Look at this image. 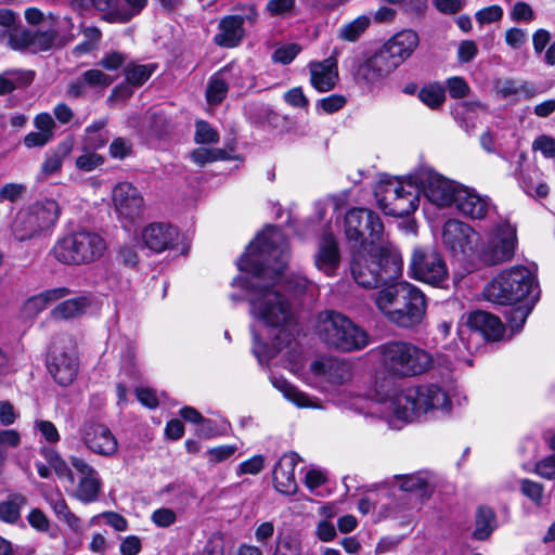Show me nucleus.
I'll list each match as a JSON object with an SVG mask.
<instances>
[{"label": "nucleus", "mask_w": 555, "mask_h": 555, "mask_svg": "<svg viewBox=\"0 0 555 555\" xmlns=\"http://www.w3.org/2000/svg\"><path fill=\"white\" fill-rule=\"evenodd\" d=\"M126 54L118 51H111L103 55L99 65L106 70H117L126 63Z\"/></svg>", "instance_id": "obj_62"}, {"label": "nucleus", "mask_w": 555, "mask_h": 555, "mask_svg": "<svg viewBox=\"0 0 555 555\" xmlns=\"http://www.w3.org/2000/svg\"><path fill=\"white\" fill-rule=\"evenodd\" d=\"M68 294L69 289L66 287L47 289L28 298L23 306V312L26 317L34 318L43 311L51 302H54Z\"/></svg>", "instance_id": "obj_32"}, {"label": "nucleus", "mask_w": 555, "mask_h": 555, "mask_svg": "<svg viewBox=\"0 0 555 555\" xmlns=\"http://www.w3.org/2000/svg\"><path fill=\"white\" fill-rule=\"evenodd\" d=\"M127 8H116L103 15V20L108 23L125 24L130 22L134 16L146 7L147 0H124Z\"/></svg>", "instance_id": "obj_40"}, {"label": "nucleus", "mask_w": 555, "mask_h": 555, "mask_svg": "<svg viewBox=\"0 0 555 555\" xmlns=\"http://www.w3.org/2000/svg\"><path fill=\"white\" fill-rule=\"evenodd\" d=\"M41 454L60 479H66L72 485L75 483L73 469L56 450L53 448H42Z\"/></svg>", "instance_id": "obj_43"}, {"label": "nucleus", "mask_w": 555, "mask_h": 555, "mask_svg": "<svg viewBox=\"0 0 555 555\" xmlns=\"http://www.w3.org/2000/svg\"><path fill=\"white\" fill-rule=\"evenodd\" d=\"M151 521L158 528H167L177 521V514L169 507H159L151 514Z\"/></svg>", "instance_id": "obj_57"}, {"label": "nucleus", "mask_w": 555, "mask_h": 555, "mask_svg": "<svg viewBox=\"0 0 555 555\" xmlns=\"http://www.w3.org/2000/svg\"><path fill=\"white\" fill-rule=\"evenodd\" d=\"M409 272L414 280L440 288H446L450 279L443 256L431 246L413 249Z\"/></svg>", "instance_id": "obj_12"}, {"label": "nucleus", "mask_w": 555, "mask_h": 555, "mask_svg": "<svg viewBox=\"0 0 555 555\" xmlns=\"http://www.w3.org/2000/svg\"><path fill=\"white\" fill-rule=\"evenodd\" d=\"M411 179L417 184L418 192L438 207H448L455 203L461 184L449 180L435 170L424 167L411 173Z\"/></svg>", "instance_id": "obj_14"}, {"label": "nucleus", "mask_w": 555, "mask_h": 555, "mask_svg": "<svg viewBox=\"0 0 555 555\" xmlns=\"http://www.w3.org/2000/svg\"><path fill=\"white\" fill-rule=\"evenodd\" d=\"M35 78L33 70L20 68L7 69L0 73V95L13 92L16 89L29 86Z\"/></svg>", "instance_id": "obj_36"}, {"label": "nucleus", "mask_w": 555, "mask_h": 555, "mask_svg": "<svg viewBox=\"0 0 555 555\" xmlns=\"http://www.w3.org/2000/svg\"><path fill=\"white\" fill-rule=\"evenodd\" d=\"M345 233L349 241L361 243L360 248L388 246L379 216L367 208H352L345 217Z\"/></svg>", "instance_id": "obj_11"}, {"label": "nucleus", "mask_w": 555, "mask_h": 555, "mask_svg": "<svg viewBox=\"0 0 555 555\" xmlns=\"http://www.w3.org/2000/svg\"><path fill=\"white\" fill-rule=\"evenodd\" d=\"M73 149L72 141H63L53 150L46 154V158L41 164L39 179L44 180L50 176L60 172L64 159L70 154Z\"/></svg>", "instance_id": "obj_34"}, {"label": "nucleus", "mask_w": 555, "mask_h": 555, "mask_svg": "<svg viewBox=\"0 0 555 555\" xmlns=\"http://www.w3.org/2000/svg\"><path fill=\"white\" fill-rule=\"evenodd\" d=\"M112 199L118 219L124 227L131 225L144 212V198L141 192L130 182L117 183L112 192Z\"/></svg>", "instance_id": "obj_18"}, {"label": "nucleus", "mask_w": 555, "mask_h": 555, "mask_svg": "<svg viewBox=\"0 0 555 555\" xmlns=\"http://www.w3.org/2000/svg\"><path fill=\"white\" fill-rule=\"evenodd\" d=\"M317 333L326 346L344 352L358 351L370 344L366 331L334 310L318 314Z\"/></svg>", "instance_id": "obj_5"}, {"label": "nucleus", "mask_w": 555, "mask_h": 555, "mask_svg": "<svg viewBox=\"0 0 555 555\" xmlns=\"http://www.w3.org/2000/svg\"><path fill=\"white\" fill-rule=\"evenodd\" d=\"M87 306L88 299L86 297L68 299L59 304L51 311V315L55 320H67L76 318L85 312Z\"/></svg>", "instance_id": "obj_44"}, {"label": "nucleus", "mask_w": 555, "mask_h": 555, "mask_svg": "<svg viewBox=\"0 0 555 555\" xmlns=\"http://www.w3.org/2000/svg\"><path fill=\"white\" fill-rule=\"evenodd\" d=\"M194 139L196 143L210 144L218 142L219 134L207 121L199 120L196 122Z\"/></svg>", "instance_id": "obj_54"}, {"label": "nucleus", "mask_w": 555, "mask_h": 555, "mask_svg": "<svg viewBox=\"0 0 555 555\" xmlns=\"http://www.w3.org/2000/svg\"><path fill=\"white\" fill-rule=\"evenodd\" d=\"M178 230L166 223L155 222L145 227L142 231L144 245L156 253H162L177 240Z\"/></svg>", "instance_id": "obj_29"}, {"label": "nucleus", "mask_w": 555, "mask_h": 555, "mask_svg": "<svg viewBox=\"0 0 555 555\" xmlns=\"http://www.w3.org/2000/svg\"><path fill=\"white\" fill-rule=\"evenodd\" d=\"M271 555H302L301 543L289 534L280 535Z\"/></svg>", "instance_id": "obj_48"}, {"label": "nucleus", "mask_w": 555, "mask_h": 555, "mask_svg": "<svg viewBox=\"0 0 555 555\" xmlns=\"http://www.w3.org/2000/svg\"><path fill=\"white\" fill-rule=\"evenodd\" d=\"M516 243V229L509 223L500 224L478 250V258L487 266L509 261L514 257Z\"/></svg>", "instance_id": "obj_16"}, {"label": "nucleus", "mask_w": 555, "mask_h": 555, "mask_svg": "<svg viewBox=\"0 0 555 555\" xmlns=\"http://www.w3.org/2000/svg\"><path fill=\"white\" fill-rule=\"evenodd\" d=\"M340 262V255L336 240L330 233H325L319 242L318 251L314 255L315 267L326 275L333 276Z\"/></svg>", "instance_id": "obj_30"}, {"label": "nucleus", "mask_w": 555, "mask_h": 555, "mask_svg": "<svg viewBox=\"0 0 555 555\" xmlns=\"http://www.w3.org/2000/svg\"><path fill=\"white\" fill-rule=\"evenodd\" d=\"M48 503L53 509L56 518L60 521L65 522L72 531L75 533H80L83 531L82 520L70 511L67 502L60 492L50 495L48 498Z\"/></svg>", "instance_id": "obj_35"}, {"label": "nucleus", "mask_w": 555, "mask_h": 555, "mask_svg": "<svg viewBox=\"0 0 555 555\" xmlns=\"http://www.w3.org/2000/svg\"><path fill=\"white\" fill-rule=\"evenodd\" d=\"M418 98L425 105L435 109L446 100L444 88L439 85L424 87L418 92Z\"/></svg>", "instance_id": "obj_47"}, {"label": "nucleus", "mask_w": 555, "mask_h": 555, "mask_svg": "<svg viewBox=\"0 0 555 555\" xmlns=\"http://www.w3.org/2000/svg\"><path fill=\"white\" fill-rule=\"evenodd\" d=\"M47 369L52 378L63 387L69 386L79 372L77 346L70 337L56 338L48 353Z\"/></svg>", "instance_id": "obj_13"}, {"label": "nucleus", "mask_w": 555, "mask_h": 555, "mask_svg": "<svg viewBox=\"0 0 555 555\" xmlns=\"http://www.w3.org/2000/svg\"><path fill=\"white\" fill-rule=\"evenodd\" d=\"M467 325L489 340H499L504 333V325L501 320L481 310L474 311L468 315Z\"/></svg>", "instance_id": "obj_31"}, {"label": "nucleus", "mask_w": 555, "mask_h": 555, "mask_svg": "<svg viewBox=\"0 0 555 555\" xmlns=\"http://www.w3.org/2000/svg\"><path fill=\"white\" fill-rule=\"evenodd\" d=\"M402 257L392 246L364 247L354 251L350 264L356 283L376 288L397 280L402 273Z\"/></svg>", "instance_id": "obj_3"}, {"label": "nucleus", "mask_w": 555, "mask_h": 555, "mask_svg": "<svg viewBox=\"0 0 555 555\" xmlns=\"http://www.w3.org/2000/svg\"><path fill=\"white\" fill-rule=\"evenodd\" d=\"M380 365L396 377H411L428 371L434 359L429 352L414 344L396 340L385 343L377 348Z\"/></svg>", "instance_id": "obj_7"}, {"label": "nucleus", "mask_w": 555, "mask_h": 555, "mask_svg": "<svg viewBox=\"0 0 555 555\" xmlns=\"http://www.w3.org/2000/svg\"><path fill=\"white\" fill-rule=\"evenodd\" d=\"M534 473L547 480L555 479V454L545 456L537 462Z\"/></svg>", "instance_id": "obj_63"}, {"label": "nucleus", "mask_w": 555, "mask_h": 555, "mask_svg": "<svg viewBox=\"0 0 555 555\" xmlns=\"http://www.w3.org/2000/svg\"><path fill=\"white\" fill-rule=\"evenodd\" d=\"M496 527L498 522L494 512L487 506L478 507L475 515L473 538L478 541H485L489 539Z\"/></svg>", "instance_id": "obj_37"}, {"label": "nucleus", "mask_w": 555, "mask_h": 555, "mask_svg": "<svg viewBox=\"0 0 555 555\" xmlns=\"http://www.w3.org/2000/svg\"><path fill=\"white\" fill-rule=\"evenodd\" d=\"M533 151H540L546 158L555 157V139L550 135H539L532 143Z\"/></svg>", "instance_id": "obj_64"}, {"label": "nucleus", "mask_w": 555, "mask_h": 555, "mask_svg": "<svg viewBox=\"0 0 555 555\" xmlns=\"http://www.w3.org/2000/svg\"><path fill=\"white\" fill-rule=\"evenodd\" d=\"M455 206L461 214L472 219L485 218L490 208L491 202L475 192V190L461 185L455 197Z\"/></svg>", "instance_id": "obj_27"}, {"label": "nucleus", "mask_w": 555, "mask_h": 555, "mask_svg": "<svg viewBox=\"0 0 555 555\" xmlns=\"http://www.w3.org/2000/svg\"><path fill=\"white\" fill-rule=\"evenodd\" d=\"M9 43L15 50L31 49L33 30L18 28L17 26L9 33Z\"/></svg>", "instance_id": "obj_52"}, {"label": "nucleus", "mask_w": 555, "mask_h": 555, "mask_svg": "<svg viewBox=\"0 0 555 555\" xmlns=\"http://www.w3.org/2000/svg\"><path fill=\"white\" fill-rule=\"evenodd\" d=\"M27 191V186L23 183H5L0 188V203L9 201H18Z\"/></svg>", "instance_id": "obj_60"}, {"label": "nucleus", "mask_w": 555, "mask_h": 555, "mask_svg": "<svg viewBox=\"0 0 555 555\" xmlns=\"http://www.w3.org/2000/svg\"><path fill=\"white\" fill-rule=\"evenodd\" d=\"M397 420L413 422L427 413L441 411L448 413L451 410L449 393L439 385H422L406 387L393 392V397L387 401Z\"/></svg>", "instance_id": "obj_4"}, {"label": "nucleus", "mask_w": 555, "mask_h": 555, "mask_svg": "<svg viewBox=\"0 0 555 555\" xmlns=\"http://www.w3.org/2000/svg\"><path fill=\"white\" fill-rule=\"evenodd\" d=\"M299 456L295 452H288L281 456L273 468V485L278 492L285 495H293L297 491L295 479V467Z\"/></svg>", "instance_id": "obj_24"}, {"label": "nucleus", "mask_w": 555, "mask_h": 555, "mask_svg": "<svg viewBox=\"0 0 555 555\" xmlns=\"http://www.w3.org/2000/svg\"><path fill=\"white\" fill-rule=\"evenodd\" d=\"M60 215L55 199H38L16 214L11 225L12 234L18 242L41 237L52 231Z\"/></svg>", "instance_id": "obj_8"}, {"label": "nucleus", "mask_w": 555, "mask_h": 555, "mask_svg": "<svg viewBox=\"0 0 555 555\" xmlns=\"http://www.w3.org/2000/svg\"><path fill=\"white\" fill-rule=\"evenodd\" d=\"M105 126L106 120L100 119L86 128L83 137L85 150L96 151L107 143L108 135L103 131Z\"/></svg>", "instance_id": "obj_42"}, {"label": "nucleus", "mask_w": 555, "mask_h": 555, "mask_svg": "<svg viewBox=\"0 0 555 555\" xmlns=\"http://www.w3.org/2000/svg\"><path fill=\"white\" fill-rule=\"evenodd\" d=\"M534 287L532 272L524 266L503 270L486 287L487 298L499 305H513L531 294Z\"/></svg>", "instance_id": "obj_10"}, {"label": "nucleus", "mask_w": 555, "mask_h": 555, "mask_svg": "<svg viewBox=\"0 0 555 555\" xmlns=\"http://www.w3.org/2000/svg\"><path fill=\"white\" fill-rule=\"evenodd\" d=\"M371 24V18L366 15H360L353 21L343 25L338 30V37L341 40L354 42L365 33Z\"/></svg>", "instance_id": "obj_45"}, {"label": "nucleus", "mask_w": 555, "mask_h": 555, "mask_svg": "<svg viewBox=\"0 0 555 555\" xmlns=\"http://www.w3.org/2000/svg\"><path fill=\"white\" fill-rule=\"evenodd\" d=\"M288 261V244L276 227L270 225L261 232L237 261L240 271L251 273L256 282L235 279L248 291L250 314L263 325L278 331L273 340L274 351L262 344L254 333L253 352L260 362L269 360L275 351L288 347L294 340V309L287 292L300 294L310 282L304 276L282 280Z\"/></svg>", "instance_id": "obj_1"}, {"label": "nucleus", "mask_w": 555, "mask_h": 555, "mask_svg": "<svg viewBox=\"0 0 555 555\" xmlns=\"http://www.w3.org/2000/svg\"><path fill=\"white\" fill-rule=\"evenodd\" d=\"M346 98L341 94H331L317 101L315 109L326 114H333L346 105Z\"/></svg>", "instance_id": "obj_53"}, {"label": "nucleus", "mask_w": 555, "mask_h": 555, "mask_svg": "<svg viewBox=\"0 0 555 555\" xmlns=\"http://www.w3.org/2000/svg\"><path fill=\"white\" fill-rule=\"evenodd\" d=\"M374 302L390 323L401 328H414L426 317L427 298L417 286L409 282L379 289L374 294Z\"/></svg>", "instance_id": "obj_2"}, {"label": "nucleus", "mask_w": 555, "mask_h": 555, "mask_svg": "<svg viewBox=\"0 0 555 555\" xmlns=\"http://www.w3.org/2000/svg\"><path fill=\"white\" fill-rule=\"evenodd\" d=\"M301 51V48L297 43H288L278 48L272 55V59L276 63L281 64H289L294 61V59Z\"/></svg>", "instance_id": "obj_58"}, {"label": "nucleus", "mask_w": 555, "mask_h": 555, "mask_svg": "<svg viewBox=\"0 0 555 555\" xmlns=\"http://www.w3.org/2000/svg\"><path fill=\"white\" fill-rule=\"evenodd\" d=\"M399 481V488L402 491L415 492L421 498L428 493L429 478L426 472H418L403 476H396Z\"/></svg>", "instance_id": "obj_41"}, {"label": "nucleus", "mask_w": 555, "mask_h": 555, "mask_svg": "<svg viewBox=\"0 0 555 555\" xmlns=\"http://www.w3.org/2000/svg\"><path fill=\"white\" fill-rule=\"evenodd\" d=\"M106 248L100 233L80 229L59 237L51 248V255L62 264L82 266L102 258Z\"/></svg>", "instance_id": "obj_6"}, {"label": "nucleus", "mask_w": 555, "mask_h": 555, "mask_svg": "<svg viewBox=\"0 0 555 555\" xmlns=\"http://www.w3.org/2000/svg\"><path fill=\"white\" fill-rule=\"evenodd\" d=\"M311 372L331 385H341L351 376V367L337 358H321L311 363Z\"/></svg>", "instance_id": "obj_26"}, {"label": "nucleus", "mask_w": 555, "mask_h": 555, "mask_svg": "<svg viewBox=\"0 0 555 555\" xmlns=\"http://www.w3.org/2000/svg\"><path fill=\"white\" fill-rule=\"evenodd\" d=\"M85 154L80 155L76 159V167L82 171H92L104 162L103 157L96 154L94 151L87 150Z\"/></svg>", "instance_id": "obj_59"}, {"label": "nucleus", "mask_w": 555, "mask_h": 555, "mask_svg": "<svg viewBox=\"0 0 555 555\" xmlns=\"http://www.w3.org/2000/svg\"><path fill=\"white\" fill-rule=\"evenodd\" d=\"M345 66L357 81L369 86L383 82L396 70L380 49L376 50L369 57L350 56L345 60Z\"/></svg>", "instance_id": "obj_17"}, {"label": "nucleus", "mask_w": 555, "mask_h": 555, "mask_svg": "<svg viewBox=\"0 0 555 555\" xmlns=\"http://www.w3.org/2000/svg\"><path fill=\"white\" fill-rule=\"evenodd\" d=\"M520 492L528 498L537 507H541L543 505L544 500V487L542 483L530 480V479H521L520 480Z\"/></svg>", "instance_id": "obj_49"}, {"label": "nucleus", "mask_w": 555, "mask_h": 555, "mask_svg": "<svg viewBox=\"0 0 555 555\" xmlns=\"http://www.w3.org/2000/svg\"><path fill=\"white\" fill-rule=\"evenodd\" d=\"M83 446L92 453L112 457L117 453L118 442L112 430L103 423L88 420L79 428Z\"/></svg>", "instance_id": "obj_20"}, {"label": "nucleus", "mask_w": 555, "mask_h": 555, "mask_svg": "<svg viewBox=\"0 0 555 555\" xmlns=\"http://www.w3.org/2000/svg\"><path fill=\"white\" fill-rule=\"evenodd\" d=\"M27 499L22 493H11L0 502V520L14 525L21 519V509L26 505Z\"/></svg>", "instance_id": "obj_39"}, {"label": "nucleus", "mask_w": 555, "mask_h": 555, "mask_svg": "<svg viewBox=\"0 0 555 555\" xmlns=\"http://www.w3.org/2000/svg\"><path fill=\"white\" fill-rule=\"evenodd\" d=\"M243 15L230 14L220 18L217 26V33L212 37V42L223 49H234L243 42L246 30L244 24L255 25L258 22L259 13L255 4L242 5Z\"/></svg>", "instance_id": "obj_15"}, {"label": "nucleus", "mask_w": 555, "mask_h": 555, "mask_svg": "<svg viewBox=\"0 0 555 555\" xmlns=\"http://www.w3.org/2000/svg\"><path fill=\"white\" fill-rule=\"evenodd\" d=\"M296 0H269L264 12L272 17H285L293 14Z\"/></svg>", "instance_id": "obj_50"}, {"label": "nucleus", "mask_w": 555, "mask_h": 555, "mask_svg": "<svg viewBox=\"0 0 555 555\" xmlns=\"http://www.w3.org/2000/svg\"><path fill=\"white\" fill-rule=\"evenodd\" d=\"M271 383L275 389L281 391L283 396L299 408H317L309 396L297 389L288 383L284 377L271 376Z\"/></svg>", "instance_id": "obj_38"}, {"label": "nucleus", "mask_w": 555, "mask_h": 555, "mask_svg": "<svg viewBox=\"0 0 555 555\" xmlns=\"http://www.w3.org/2000/svg\"><path fill=\"white\" fill-rule=\"evenodd\" d=\"M379 208L389 216L404 217L413 214L420 203L417 184L411 179L382 180L375 190Z\"/></svg>", "instance_id": "obj_9"}, {"label": "nucleus", "mask_w": 555, "mask_h": 555, "mask_svg": "<svg viewBox=\"0 0 555 555\" xmlns=\"http://www.w3.org/2000/svg\"><path fill=\"white\" fill-rule=\"evenodd\" d=\"M495 90L501 98L514 96L517 100H530L540 93L533 83L514 79L499 80L495 85Z\"/></svg>", "instance_id": "obj_33"}, {"label": "nucleus", "mask_w": 555, "mask_h": 555, "mask_svg": "<svg viewBox=\"0 0 555 555\" xmlns=\"http://www.w3.org/2000/svg\"><path fill=\"white\" fill-rule=\"evenodd\" d=\"M311 86L319 92H328L338 81L337 59L335 55L323 61H312L308 64Z\"/></svg>", "instance_id": "obj_25"}, {"label": "nucleus", "mask_w": 555, "mask_h": 555, "mask_svg": "<svg viewBox=\"0 0 555 555\" xmlns=\"http://www.w3.org/2000/svg\"><path fill=\"white\" fill-rule=\"evenodd\" d=\"M242 76V69L235 64H228L217 72L209 80L206 99L209 104H220L227 96L233 78Z\"/></svg>", "instance_id": "obj_28"}, {"label": "nucleus", "mask_w": 555, "mask_h": 555, "mask_svg": "<svg viewBox=\"0 0 555 555\" xmlns=\"http://www.w3.org/2000/svg\"><path fill=\"white\" fill-rule=\"evenodd\" d=\"M476 236L474 229L460 220L451 219L443 225V244L454 255H465L472 250Z\"/></svg>", "instance_id": "obj_23"}, {"label": "nucleus", "mask_w": 555, "mask_h": 555, "mask_svg": "<svg viewBox=\"0 0 555 555\" xmlns=\"http://www.w3.org/2000/svg\"><path fill=\"white\" fill-rule=\"evenodd\" d=\"M69 463L79 475L77 483L70 495L83 504H90L99 500L103 482L98 470L85 459L72 455Z\"/></svg>", "instance_id": "obj_19"}, {"label": "nucleus", "mask_w": 555, "mask_h": 555, "mask_svg": "<svg viewBox=\"0 0 555 555\" xmlns=\"http://www.w3.org/2000/svg\"><path fill=\"white\" fill-rule=\"evenodd\" d=\"M418 35L411 29L402 30L389 38L379 49L397 69L418 47Z\"/></svg>", "instance_id": "obj_22"}, {"label": "nucleus", "mask_w": 555, "mask_h": 555, "mask_svg": "<svg viewBox=\"0 0 555 555\" xmlns=\"http://www.w3.org/2000/svg\"><path fill=\"white\" fill-rule=\"evenodd\" d=\"M530 313V309L524 306H518L508 309L505 312V318L512 330L519 331L525 324L528 315Z\"/></svg>", "instance_id": "obj_56"}, {"label": "nucleus", "mask_w": 555, "mask_h": 555, "mask_svg": "<svg viewBox=\"0 0 555 555\" xmlns=\"http://www.w3.org/2000/svg\"><path fill=\"white\" fill-rule=\"evenodd\" d=\"M535 17V14L532 10V8L524 1H517L511 11V18L514 22H526L529 23L533 21Z\"/></svg>", "instance_id": "obj_61"}, {"label": "nucleus", "mask_w": 555, "mask_h": 555, "mask_svg": "<svg viewBox=\"0 0 555 555\" xmlns=\"http://www.w3.org/2000/svg\"><path fill=\"white\" fill-rule=\"evenodd\" d=\"M155 69L156 65L154 64H130L125 69L126 81L131 87H141L150 79Z\"/></svg>", "instance_id": "obj_46"}, {"label": "nucleus", "mask_w": 555, "mask_h": 555, "mask_svg": "<svg viewBox=\"0 0 555 555\" xmlns=\"http://www.w3.org/2000/svg\"><path fill=\"white\" fill-rule=\"evenodd\" d=\"M227 153L221 149L198 147L191 153V158L199 166H204L207 163L219 159H224Z\"/></svg>", "instance_id": "obj_51"}, {"label": "nucleus", "mask_w": 555, "mask_h": 555, "mask_svg": "<svg viewBox=\"0 0 555 555\" xmlns=\"http://www.w3.org/2000/svg\"><path fill=\"white\" fill-rule=\"evenodd\" d=\"M55 38L56 31L53 29L33 31L31 49L35 51H47L53 46Z\"/></svg>", "instance_id": "obj_55"}, {"label": "nucleus", "mask_w": 555, "mask_h": 555, "mask_svg": "<svg viewBox=\"0 0 555 555\" xmlns=\"http://www.w3.org/2000/svg\"><path fill=\"white\" fill-rule=\"evenodd\" d=\"M113 82L114 77L103 70L99 68L88 69L68 83L66 95L72 99H80L93 92L101 96Z\"/></svg>", "instance_id": "obj_21"}]
</instances>
